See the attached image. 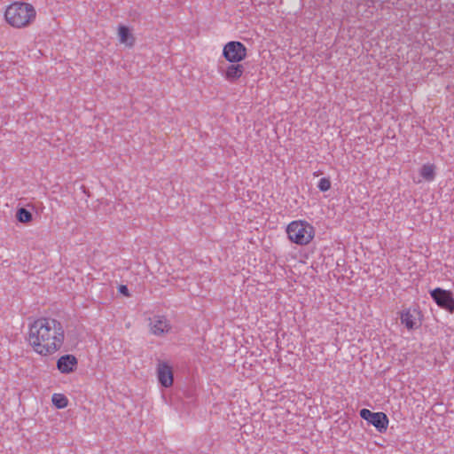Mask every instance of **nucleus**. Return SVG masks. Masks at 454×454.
<instances>
[{"label":"nucleus","mask_w":454,"mask_h":454,"mask_svg":"<svg viewBox=\"0 0 454 454\" xmlns=\"http://www.w3.org/2000/svg\"><path fill=\"white\" fill-rule=\"evenodd\" d=\"M26 341L30 349L41 357H50L60 352L66 342L63 324L51 317H38L27 325Z\"/></svg>","instance_id":"nucleus-1"},{"label":"nucleus","mask_w":454,"mask_h":454,"mask_svg":"<svg viewBox=\"0 0 454 454\" xmlns=\"http://www.w3.org/2000/svg\"><path fill=\"white\" fill-rule=\"evenodd\" d=\"M3 20L13 29H26L35 24L37 19L35 6L27 1L13 0L3 8Z\"/></svg>","instance_id":"nucleus-2"},{"label":"nucleus","mask_w":454,"mask_h":454,"mask_svg":"<svg viewBox=\"0 0 454 454\" xmlns=\"http://www.w3.org/2000/svg\"><path fill=\"white\" fill-rule=\"evenodd\" d=\"M288 240L297 246H308L315 238L314 226L306 220L291 221L286 228Z\"/></svg>","instance_id":"nucleus-3"},{"label":"nucleus","mask_w":454,"mask_h":454,"mask_svg":"<svg viewBox=\"0 0 454 454\" xmlns=\"http://www.w3.org/2000/svg\"><path fill=\"white\" fill-rule=\"evenodd\" d=\"M223 57L228 63L242 62L247 58V48L239 41H230L223 47Z\"/></svg>","instance_id":"nucleus-4"},{"label":"nucleus","mask_w":454,"mask_h":454,"mask_svg":"<svg viewBox=\"0 0 454 454\" xmlns=\"http://www.w3.org/2000/svg\"><path fill=\"white\" fill-rule=\"evenodd\" d=\"M430 295L441 309L454 314V297L450 291L437 287L430 292Z\"/></svg>","instance_id":"nucleus-5"},{"label":"nucleus","mask_w":454,"mask_h":454,"mask_svg":"<svg viewBox=\"0 0 454 454\" xmlns=\"http://www.w3.org/2000/svg\"><path fill=\"white\" fill-rule=\"evenodd\" d=\"M116 38L118 43L127 49H132L137 43L134 28L127 24L120 23L116 27Z\"/></svg>","instance_id":"nucleus-6"},{"label":"nucleus","mask_w":454,"mask_h":454,"mask_svg":"<svg viewBox=\"0 0 454 454\" xmlns=\"http://www.w3.org/2000/svg\"><path fill=\"white\" fill-rule=\"evenodd\" d=\"M360 416L363 419L373 425L379 432H383L387 428L388 419L383 412H372L368 409H362Z\"/></svg>","instance_id":"nucleus-7"},{"label":"nucleus","mask_w":454,"mask_h":454,"mask_svg":"<svg viewBox=\"0 0 454 454\" xmlns=\"http://www.w3.org/2000/svg\"><path fill=\"white\" fill-rule=\"evenodd\" d=\"M172 329L169 320L162 315H156L149 319V332L155 336H163Z\"/></svg>","instance_id":"nucleus-8"},{"label":"nucleus","mask_w":454,"mask_h":454,"mask_svg":"<svg viewBox=\"0 0 454 454\" xmlns=\"http://www.w3.org/2000/svg\"><path fill=\"white\" fill-rule=\"evenodd\" d=\"M245 67L241 62L229 63L221 72L223 78L230 82L235 83L244 75Z\"/></svg>","instance_id":"nucleus-9"},{"label":"nucleus","mask_w":454,"mask_h":454,"mask_svg":"<svg viewBox=\"0 0 454 454\" xmlns=\"http://www.w3.org/2000/svg\"><path fill=\"white\" fill-rule=\"evenodd\" d=\"M56 367L62 374L74 373L78 367V359L72 354L62 355L58 358Z\"/></svg>","instance_id":"nucleus-10"},{"label":"nucleus","mask_w":454,"mask_h":454,"mask_svg":"<svg viewBox=\"0 0 454 454\" xmlns=\"http://www.w3.org/2000/svg\"><path fill=\"white\" fill-rule=\"evenodd\" d=\"M157 377L162 387H170L174 382L172 366L167 362H160L157 365Z\"/></svg>","instance_id":"nucleus-11"},{"label":"nucleus","mask_w":454,"mask_h":454,"mask_svg":"<svg viewBox=\"0 0 454 454\" xmlns=\"http://www.w3.org/2000/svg\"><path fill=\"white\" fill-rule=\"evenodd\" d=\"M51 403L57 409H65L67 407L68 398L62 393H54L51 395Z\"/></svg>","instance_id":"nucleus-12"},{"label":"nucleus","mask_w":454,"mask_h":454,"mask_svg":"<svg viewBox=\"0 0 454 454\" xmlns=\"http://www.w3.org/2000/svg\"><path fill=\"white\" fill-rule=\"evenodd\" d=\"M401 323L406 326L407 329L411 330L417 327V322L415 317L411 313L410 310L402 312Z\"/></svg>","instance_id":"nucleus-13"},{"label":"nucleus","mask_w":454,"mask_h":454,"mask_svg":"<svg viewBox=\"0 0 454 454\" xmlns=\"http://www.w3.org/2000/svg\"><path fill=\"white\" fill-rule=\"evenodd\" d=\"M419 173L426 181L431 182L435 177V167L433 164H424Z\"/></svg>","instance_id":"nucleus-14"},{"label":"nucleus","mask_w":454,"mask_h":454,"mask_svg":"<svg viewBox=\"0 0 454 454\" xmlns=\"http://www.w3.org/2000/svg\"><path fill=\"white\" fill-rule=\"evenodd\" d=\"M19 222L23 223H30L33 219L32 214L26 208H19L16 214Z\"/></svg>","instance_id":"nucleus-15"},{"label":"nucleus","mask_w":454,"mask_h":454,"mask_svg":"<svg viewBox=\"0 0 454 454\" xmlns=\"http://www.w3.org/2000/svg\"><path fill=\"white\" fill-rule=\"evenodd\" d=\"M331 188V182L329 179L324 177L321 178L318 183V189L322 192H326Z\"/></svg>","instance_id":"nucleus-16"},{"label":"nucleus","mask_w":454,"mask_h":454,"mask_svg":"<svg viewBox=\"0 0 454 454\" xmlns=\"http://www.w3.org/2000/svg\"><path fill=\"white\" fill-rule=\"evenodd\" d=\"M373 6L382 8L383 5L389 2V0H368Z\"/></svg>","instance_id":"nucleus-17"},{"label":"nucleus","mask_w":454,"mask_h":454,"mask_svg":"<svg viewBox=\"0 0 454 454\" xmlns=\"http://www.w3.org/2000/svg\"><path fill=\"white\" fill-rule=\"evenodd\" d=\"M118 291H119L120 294H123L126 297L129 296V289H128L127 286H125V285H121L118 287Z\"/></svg>","instance_id":"nucleus-18"}]
</instances>
